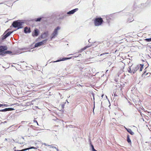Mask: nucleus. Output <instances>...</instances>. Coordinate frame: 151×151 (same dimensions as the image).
I'll return each mask as SVG.
<instances>
[{
	"mask_svg": "<svg viewBox=\"0 0 151 151\" xmlns=\"http://www.w3.org/2000/svg\"><path fill=\"white\" fill-rule=\"evenodd\" d=\"M139 65H132L130 67L128 70V71L131 73L134 74L139 69Z\"/></svg>",
	"mask_w": 151,
	"mask_h": 151,
	"instance_id": "1",
	"label": "nucleus"
},
{
	"mask_svg": "<svg viewBox=\"0 0 151 151\" xmlns=\"http://www.w3.org/2000/svg\"><path fill=\"white\" fill-rule=\"evenodd\" d=\"M103 20L101 17L95 18L94 20V23L95 26H98L101 25L103 22Z\"/></svg>",
	"mask_w": 151,
	"mask_h": 151,
	"instance_id": "2",
	"label": "nucleus"
},
{
	"mask_svg": "<svg viewBox=\"0 0 151 151\" xmlns=\"http://www.w3.org/2000/svg\"><path fill=\"white\" fill-rule=\"evenodd\" d=\"M22 24V22H19L18 21H16L13 22L12 25L14 27H17V29H19L23 27Z\"/></svg>",
	"mask_w": 151,
	"mask_h": 151,
	"instance_id": "3",
	"label": "nucleus"
},
{
	"mask_svg": "<svg viewBox=\"0 0 151 151\" xmlns=\"http://www.w3.org/2000/svg\"><path fill=\"white\" fill-rule=\"evenodd\" d=\"M7 47L6 46H0V55H4V51L6 50Z\"/></svg>",
	"mask_w": 151,
	"mask_h": 151,
	"instance_id": "4",
	"label": "nucleus"
},
{
	"mask_svg": "<svg viewBox=\"0 0 151 151\" xmlns=\"http://www.w3.org/2000/svg\"><path fill=\"white\" fill-rule=\"evenodd\" d=\"M46 40L37 42L35 44V47H38L39 46H41L43 45L44 43L46 42Z\"/></svg>",
	"mask_w": 151,
	"mask_h": 151,
	"instance_id": "5",
	"label": "nucleus"
},
{
	"mask_svg": "<svg viewBox=\"0 0 151 151\" xmlns=\"http://www.w3.org/2000/svg\"><path fill=\"white\" fill-rule=\"evenodd\" d=\"M60 29V27H57L55 29L54 32L52 34V38H53L58 34V30Z\"/></svg>",
	"mask_w": 151,
	"mask_h": 151,
	"instance_id": "6",
	"label": "nucleus"
},
{
	"mask_svg": "<svg viewBox=\"0 0 151 151\" xmlns=\"http://www.w3.org/2000/svg\"><path fill=\"white\" fill-rule=\"evenodd\" d=\"M60 29V27H57L55 29L54 32L52 34V38H53L58 34V30Z\"/></svg>",
	"mask_w": 151,
	"mask_h": 151,
	"instance_id": "7",
	"label": "nucleus"
},
{
	"mask_svg": "<svg viewBox=\"0 0 151 151\" xmlns=\"http://www.w3.org/2000/svg\"><path fill=\"white\" fill-rule=\"evenodd\" d=\"M39 33V31L37 29H35L34 32L32 33V35L33 37H37L38 36Z\"/></svg>",
	"mask_w": 151,
	"mask_h": 151,
	"instance_id": "8",
	"label": "nucleus"
},
{
	"mask_svg": "<svg viewBox=\"0 0 151 151\" xmlns=\"http://www.w3.org/2000/svg\"><path fill=\"white\" fill-rule=\"evenodd\" d=\"M6 32H5L3 35V36L2 37V39H4L6 38L7 37L9 36L12 33V32H8L6 34H5L6 33Z\"/></svg>",
	"mask_w": 151,
	"mask_h": 151,
	"instance_id": "9",
	"label": "nucleus"
},
{
	"mask_svg": "<svg viewBox=\"0 0 151 151\" xmlns=\"http://www.w3.org/2000/svg\"><path fill=\"white\" fill-rule=\"evenodd\" d=\"M14 109L12 108H5L4 109L0 110V111H12L14 110Z\"/></svg>",
	"mask_w": 151,
	"mask_h": 151,
	"instance_id": "10",
	"label": "nucleus"
},
{
	"mask_svg": "<svg viewBox=\"0 0 151 151\" xmlns=\"http://www.w3.org/2000/svg\"><path fill=\"white\" fill-rule=\"evenodd\" d=\"M24 32L25 33H29L30 32L31 30L29 28H28L27 27H26L24 28Z\"/></svg>",
	"mask_w": 151,
	"mask_h": 151,
	"instance_id": "11",
	"label": "nucleus"
},
{
	"mask_svg": "<svg viewBox=\"0 0 151 151\" xmlns=\"http://www.w3.org/2000/svg\"><path fill=\"white\" fill-rule=\"evenodd\" d=\"M78 9H73L69 12L67 13L68 14H73L74 13L76 12L78 10Z\"/></svg>",
	"mask_w": 151,
	"mask_h": 151,
	"instance_id": "12",
	"label": "nucleus"
},
{
	"mask_svg": "<svg viewBox=\"0 0 151 151\" xmlns=\"http://www.w3.org/2000/svg\"><path fill=\"white\" fill-rule=\"evenodd\" d=\"M71 58V57H70V58H62V59H61L58 60L57 61H54V62H57L60 61H64V60H68V59H70Z\"/></svg>",
	"mask_w": 151,
	"mask_h": 151,
	"instance_id": "13",
	"label": "nucleus"
},
{
	"mask_svg": "<svg viewBox=\"0 0 151 151\" xmlns=\"http://www.w3.org/2000/svg\"><path fill=\"white\" fill-rule=\"evenodd\" d=\"M35 147H29V148H27L26 149H23L21 150H15V151H25V150H28L29 149H35Z\"/></svg>",
	"mask_w": 151,
	"mask_h": 151,
	"instance_id": "14",
	"label": "nucleus"
},
{
	"mask_svg": "<svg viewBox=\"0 0 151 151\" xmlns=\"http://www.w3.org/2000/svg\"><path fill=\"white\" fill-rule=\"evenodd\" d=\"M127 131L129 132L131 134L133 135L134 134V132H133L132 130L129 129H126Z\"/></svg>",
	"mask_w": 151,
	"mask_h": 151,
	"instance_id": "15",
	"label": "nucleus"
},
{
	"mask_svg": "<svg viewBox=\"0 0 151 151\" xmlns=\"http://www.w3.org/2000/svg\"><path fill=\"white\" fill-rule=\"evenodd\" d=\"M127 142L130 144H131L132 142L131 140H130V139L129 136V135H128L127 136Z\"/></svg>",
	"mask_w": 151,
	"mask_h": 151,
	"instance_id": "16",
	"label": "nucleus"
},
{
	"mask_svg": "<svg viewBox=\"0 0 151 151\" xmlns=\"http://www.w3.org/2000/svg\"><path fill=\"white\" fill-rule=\"evenodd\" d=\"M143 66L144 65L143 64H140L139 65V69L140 71H141L142 70Z\"/></svg>",
	"mask_w": 151,
	"mask_h": 151,
	"instance_id": "17",
	"label": "nucleus"
},
{
	"mask_svg": "<svg viewBox=\"0 0 151 151\" xmlns=\"http://www.w3.org/2000/svg\"><path fill=\"white\" fill-rule=\"evenodd\" d=\"M12 53V52L10 51H4V55L5 54H11Z\"/></svg>",
	"mask_w": 151,
	"mask_h": 151,
	"instance_id": "18",
	"label": "nucleus"
},
{
	"mask_svg": "<svg viewBox=\"0 0 151 151\" xmlns=\"http://www.w3.org/2000/svg\"><path fill=\"white\" fill-rule=\"evenodd\" d=\"M144 40L147 42H151V38H147Z\"/></svg>",
	"mask_w": 151,
	"mask_h": 151,
	"instance_id": "19",
	"label": "nucleus"
},
{
	"mask_svg": "<svg viewBox=\"0 0 151 151\" xmlns=\"http://www.w3.org/2000/svg\"><path fill=\"white\" fill-rule=\"evenodd\" d=\"M41 18H39L37 19H35V21L36 22H39L41 21Z\"/></svg>",
	"mask_w": 151,
	"mask_h": 151,
	"instance_id": "20",
	"label": "nucleus"
},
{
	"mask_svg": "<svg viewBox=\"0 0 151 151\" xmlns=\"http://www.w3.org/2000/svg\"><path fill=\"white\" fill-rule=\"evenodd\" d=\"M90 47V46H86L85 47H83V50H85L86 48Z\"/></svg>",
	"mask_w": 151,
	"mask_h": 151,
	"instance_id": "21",
	"label": "nucleus"
},
{
	"mask_svg": "<svg viewBox=\"0 0 151 151\" xmlns=\"http://www.w3.org/2000/svg\"><path fill=\"white\" fill-rule=\"evenodd\" d=\"M7 106V105L6 104H0V107L2 106Z\"/></svg>",
	"mask_w": 151,
	"mask_h": 151,
	"instance_id": "22",
	"label": "nucleus"
},
{
	"mask_svg": "<svg viewBox=\"0 0 151 151\" xmlns=\"http://www.w3.org/2000/svg\"><path fill=\"white\" fill-rule=\"evenodd\" d=\"M46 34L45 33H44L43 34H42L41 35V38H43V35H46Z\"/></svg>",
	"mask_w": 151,
	"mask_h": 151,
	"instance_id": "23",
	"label": "nucleus"
},
{
	"mask_svg": "<svg viewBox=\"0 0 151 151\" xmlns=\"http://www.w3.org/2000/svg\"><path fill=\"white\" fill-rule=\"evenodd\" d=\"M34 122L36 123H37V124L38 125V122H37V121L36 120H34Z\"/></svg>",
	"mask_w": 151,
	"mask_h": 151,
	"instance_id": "24",
	"label": "nucleus"
},
{
	"mask_svg": "<svg viewBox=\"0 0 151 151\" xmlns=\"http://www.w3.org/2000/svg\"><path fill=\"white\" fill-rule=\"evenodd\" d=\"M91 146H92V150H93V149H94V148L93 146V145H91Z\"/></svg>",
	"mask_w": 151,
	"mask_h": 151,
	"instance_id": "25",
	"label": "nucleus"
},
{
	"mask_svg": "<svg viewBox=\"0 0 151 151\" xmlns=\"http://www.w3.org/2000/svg\"><path fill=\"white\" fill-rule=\"evenodd\" d=\"M109 54L108 53H103L102 54H101V55H104L105 54Z\"/></svg>",
	"mask_w": 151,
	"mask_h": 151,
	"instance_id": "26",
	"label": "nucleus"
},
{
	"mask_svg": "<svg viewBox=\"0 0 151 151\" xmlns=\"http://www.w3.org/2000/svg\"><path fill=\"white\" fill-rule=\"evenodd\" d=\"M62 107L63 108H64V104H62Z\"/></svg>",
	"mask_w": 151,
	"mask_h": 151,
	"instance_id": "27",
	"label": "nucleus"
},
{
	"mask_svg": "<svg viewBox=\"0 0 151 151\" xmlns=\"http://www.w3.org/2000/svg\"><path fill=\"white\" fill-rule=\"evenodd\" d=\"M93 151H97V150H96L95 149H93V150H92Z\"/></svg>",
	"mask_w": 151,
	"mask_h": 151,
	"instance_id": "28",
	"label": "nucleus"
},
{
	"mask_svg": "<svg viewBox=\"0 0 151 151\" xmlns=\"http://www.w3.org/2000/svg\"><path fill=\"white\" fill-rule=\"evenodd\" d=\"M79 55H81V54H79Z\"/></svg>",
	"mask_w": 151,
	"mask_h": 151,
	"instance_id": "29",
	"label": "nucleus"
}]
</instances>
